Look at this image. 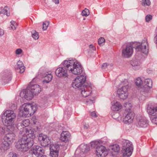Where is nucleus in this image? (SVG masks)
I'll return each mask as SVG.
<instances>
[{"instance_id": "obj_40", "label": "nucleus", "mask_w": 157, "mask_h": 157, "mask_svg": "<svg viewBox=\"0 0 157 157\" xmlns=\"http://www.w3.org/2000/svg\"><path fill=\"white\" fill-rule=\"evenodd\" d=\"M98 44L100 46H102L105 42V39L103 37H101L98 40Z\"/></svg>"}, {"instance_id": "obj_18", "label": "nucleus", "mask_w": 157, "mask_h": 157, "mask_svg": "<svg viewBox=\"0 0 157 157\" xmlns=\"http://www.w3.org/2000/svg\"><path fill=\"white\" fill-rule=\"evenodd\" d=\"M29 124V120L26 119L22 121V122L18 123L15 127L20 131V132H21V131H23L24 129L26 128H25L24 127L28 126Z\"/></svg>"}, {"instance_id": "obj_51", "label": "nucleus", "mask_w": 157, "mask_h": 157, "mask_svg": "<svg viewBox=\"0 0 157 157\" xmlns=\"http://www.w3.org/2000/svg\"><path fill=\"white\" fill-rule=\"evenodd\" d=\"M92 117H97L95 111L91 112L90 113Z\"/></svg>"}, {"instance_id": "obj_17", "label": "nucleus", "mask_w": 157, "mask_h": 157, "mask_svg": "<svg viewBox=\"0 0 157 157\" xmlns=\"http://www.w3.org/2000/svg\"><path fill=\"white\" fill-rule=\"evenodd\" d=\"M59 146L57 144H53L51 145L50 148V155L51 157H58Z\"/></svg>"}, {"instance_id": "obj_2", "label": "nucleus", "mask_w": 157, "mask_h": 157, "mask_svg": "<svg viewBox=\"0 0 157 157\" xmlns=\"http://www.w3.org/2000/svg\"><path fill=\"white\" fill-rule=\"evenodd\" d=\"M19 133V136L22 137L18 140L15 146L19 151L25 152L31 148L34 144V131L25 128Z\"/></svg>"}, {"instance_id": "obj_42", "label": "nucleus", "mask_w": 157, "mask_h": 157, "mask_svg": "<svg viewBox=\"0 0 157 157\" xmlns=\"http://www.w3.org/2000/svg\"><path fill=\"white\" fill-rule=\"evenodd\" d=\"M49 22L48 21H45L43 23V29L44 30H45L47 29L48 25Z\"/></svg>"}, {"instance_id": "obj_57", "label": "nucleus", "mask_w": 157, "mask_h": 157, "mask_svg": "<svg viewBox=\"0 0 157 157\" xmlns=\"http://www.w3.org/2000/svg\"><path fill=\"white\" fill-rule=\"evenodd\" d=\"M156 32L157 33V26L156 29Z\"/></svg>"}, {"instance_id": "obj_5", "label": "nucleus", "mask_w": 157, "mask_h": 157, "mask_svg": "<svg viewBox=\"0 0 157 157\" xmlns=\"http://www.w3.org/2000/svg\"><path fill=\"white\" fill-rule=\"evenodd\" d=\"M16 117V114L13 110H8L2 114V119L3 124L6 126L12 128L16 126L14 124V120Z\"/></svg>"}, {"instance_id": "obj_43", "label": "nucleus", "mask_w": 157, "mask_h": 157, "mask_svg": "<svg viewBox=\"0 0 157 157\" xmlns=\"http://www.w3.org/2000/svg\"><path fill=\"white\" fill-rule=\"evenodd\" d=\"M152 18V16L150 14L147 15L145 17V20L146 21L148 22Z\"/></svg>"}, {"instance_id": "obj_35", "label": "nucleus", "mask_w": 157, "mask_h": 157, "mask_svg": "<svg viewBox=\"0 0 157 157\" xmlns=\"http://www.w3.org/2000/svg\"><path fill=\"white\" fill-rule=\"evenodd\" d=\"M142 5L143 6H149L151 4V2L150 0H142L141 1Z\"/></svg>"}, {"instance_id": "obj_6", "label": "nucleus", "mask_w": 157, "mask_h": 157, "mask_svg": "<svg viewBox=\"0 0 157 157\" xmlns=\"http://www.w3.org/2000/svg\"><path fill=\"white\" fill-rule=\"evenodd\" d=\"M103 142L102 140H98L93 141L90 143L92 147H94L97 146L96 147V153L98 157H105L108 154V151L106 148L100 144H102Z\"/></svg>"}, {"instance_id": "obj_13", "label": "nucleus", "mask_w": 157, "mask_h": 157, "mask_svg": "<svg viewBox=\"0 0 157 157\" xmlns=\"http://www.w3.org/2000/svg\"><path fill=\"white\" fill-rule=\"evenodd\" d=\"M0 78L4 82L7 83L11 79V73L10 71L6 70L1 73Z\"/></svg>"}, {"instance_id": "obj_49", "label": "nucleus", "mask_w": 157, "mask_h": 157, "mask_svg": "<svg viewBox=\"0 0 157 157\" xmlns=\"http://www.w3.org/2000/svg\"><path fill=\"white\" fill-rule=\"evenodd\" d=\"M113 64L112 63L109 64L107 67V68L109 70H111L113 68Z\"/></svg>"}, {"instance_id": "obj_8", "label": "nucleus", "mask_w": 157, "mask_h": 157, "mask_svg": "<svg viewBox=\"0 0 157 157\" xmlns=\"http://www.w3.org/2000/svg\"><path fill=\"white\" fill-rule=\"evenodd\" d=\"M122 148L124 157H129L132 155L133 151V147L131 142L128 140H124Z\"/></svg>"}, {"instance_id": "obj_33", "label": "nucleus", "mask_w": 157, "mask_h": 157, "mask_svg": "<svg viewBox=\"0 0 157 157\" xmlns=\"http://www.w3.org/2000/svg\"><path fill=\"white\" fill-rule=\"evenodd\" d=\"M47 136V135L43 133L40 134L39 135L38 140L41 143V142H44V140L46 139Z\"/></svg>"}, {"instance_id": "obj_10", "label": "nucleus", "mask_w": 157, "mask_h": 157, "mask_svg": "<svg viewBox=\"0 0 157 157\" xmlns=\"http://www.w3.org/2000/svg\"><path fill=\"white\" fill-rule=\"evenodd\" d=\"M68 70L66 67L64 66V61L61 63L60 66L58 67L56 70L55 74L56 76L58 77H66L68 76L67 71Z\"/></svg>"}, {"instance_id": "obj_26", "label": "nucleus", "mask_w": 157, "mask_h": 157, "mask_svg": "<svg viewBox=\"0 0 157 157\" xmlns=\"http://www.w3.org/2000/svg\"><path fill=\"white\" fill-rule=\"evenodd\" d=\"M52 76L51 74H47L44 77V79L43 81V83L44 84L45 83H48L51 81Z\"/></svg>"}, {"instance_id": "obj_38", "label": "nucleus", "mask_w": 157, "mask_h": 157, "mask_svg": "<svg viewBox=\"0 0 157 157\" xmlns=\"http://www.w3.org/2000/svg\"><path fill=\"white\" fill-rule=\"evenodd\" d=\"M6 127L2 125H0V135H3L5 132Z\"/></svg>"}, {"instance_id": "obj_48", "label": "nucleus", "mask_w": 157, "mask_h": 157, "mask_svg": "<svg viewBox=\"0 0 157 157\" xmlns=\"http://www.w3.org/2000/svg\"><path fill=\"white\" fill-rule=\"evenodd\" d=\"M86 102L87 104H92L94 103V100L92 99H90L87 100L86 101Z\"/></svg>"}, {"instance_id": "obj_39", "label": "nucleus", "mask_w": 157, "mask_h": 157, "mask_svg": "<svg viewBox=\"0 0 157 157\" xmlns=\"http://www.w3.org/2000/svg\"><path fill=\"white\" fill-rule=\"evenodd\" d=\"M135 82L136 86H140L142 85L143 81L140 78H138L136 79Z\"/></svg>"}, {"instance_id": "obj_45", "label": "nucleus", "mask_w": 157, "mask_h": 157, "mask_svg": "<svg viewBox=\"0 0 157 157\" xmlns=\"http://www.w3.org/2000/svg\"><path fill=\"white\" fill-rule=\"evenodd\" d=\"M22 49L20 48H18L16 50L15 53L16 54L19 55L22 53Z\"/></svg>"}, {"instance_id": "obj_41", "label": "nucleus", "mask_w": 157, "mask_h": 157, "mask_svg": "<svg viewBox=\"0 0 157 157\" xmlns=\"http://www.w3.org/2000/svg\"><path fill=\"white\" fill-rule=\"evenodd\" d=\"M119 114L118 113H115L112 115L113 118L118 120H119V119H121V117H119Z\"/></svg>"}, {"instance_id": "obj_14", "label": "nucleus", "mask_w": 157, "mask_h": 157, "mask_svg": "<svg viewBox=\"0 0 157 157\" xmlns=\"http://www.w3.org/2000/svg\"><path fill=\"white\" fill-rule=\"evenodd\" d=\"M125 115V117L123 118V121L124 123L126 124H129L132 122L134 114L133 112L129 111L124 113Z\"/></svg>"}, {"instance_id": "obj_44", "label": "nucleus", "mask_w": 157, "mask_h": 157, "mask_svg": "<svg viewBox=\"0 0 157 157\" xmlns=\"http://www.w3.org/2000/svg\"><path fill=\"white\" fill-rule=\"evenodd\" d=\"M152 122L155 124H157V115L155 116L151 120Z\"/></svg>"}, {"instance_id": "obj_58", "label": "nucleus", "mask_w": 157, "mask_h": 157, "mask_svg": "<svg viewBox=\"0 0 157 157\" xmlns=\"http://www.w3.org/2000/svg\"><path fill=\"white\" fill-rule=\"evenodd\" d=\"M156 98H157V95H156Z\"/></svg>"}, {"instance_id": "obj_36", "label": "nucleus", "mask_w": 157, "mask_h": 157, "mask_svg": "<svg viewBox=\"0 0 157 157\" xmlns=\"http://www.w3.org/2000/svg\"><path fill=\"white\" fill-rule=\"evenodd\" d=\"M11 25L10 28V29L15 30L17 26V23L14 21H11L10 22Z\"/></svg>"}, {"instance_id": "obj_28", "label": "nucleus", "mask_w": 157, "mask_h": 157, "mask_svg": "<svg viewBox=\"0 0 157 157\" xmlns=\"http://www.w3.org/2000/svg\"><path fill=\"white\" fill-rule=\"evenodd\" d=\"M124 106L126 108L125 112L126 113H127V112L131 111L130 109L132 107V105L129 102L125 103Z\"/></svg>"}, {"instance_id": "obj_21", "label": "nucleus", "mask_w": 157, "mask_h": 157, "mask_svg": "<svg viewBox=\"0 0 157 157\" xmlns=\"http://www.w3.org/2000/svg\"><path fill=\"white\" fill-rule=\"evenodd\" d=\"M70 133L68 131H63L61 134V140L64 142H67L70 139Z\"/></svg>"}, {"instance_id": "obj_54", "label": "nucleus", "mask_w": 157, "mask_h": 157, "mask_svg": "<svg viewBox=\"0 0 157 157\" xmlns=\"http://www.w3.org/2000/svg\"><path fill=\"white\" fill-rule=\"evenodd\" d=\"M89 127V125L88 124H85L84 126V128L85 129H87Z\"/></svg>"}, {"instance_id": "obj_7", "label": "nucleus", "mask_w": 157, "mask_h": 157, "mask_svg": "<svg viewBox=\"0 0 157 157\" xmlns=\"http://www.w3.org/2000/svg\"><path fill=\"white\" fill-rule=\"evenodd\" d=\"M20 112L23 117H27L33 115L36 110V107L30 103H25L20 108Z\"/></svg>"}, {"instance_id": "obj_24", "label": "nucleus", "mask_w": 157, "mask_h": 157, "mask_svg": "<svg viewBox=\"0 0 157 157\" xmlns=\"http://www.w3.org/2000/svg\"><path fill=\"white\" fill-rule=\"evenodd\" d=\"M131 64L134 69L138 70L140 68L141 63L140 61L138 59H132L131 61Z\"/></svg>"}, {"instance_id": "obj_34", "label": "nucleus", "mask_w": 157, "mask_h": 157, "mask_svg": "<svg viewBox=\"0 0 157 157\" xmlns=\"http://www.w3.org/2000/svg\"><path fill=\"white\" fill-rule=\"evenodd\" d=\"M32 36L35 40L38 39L39 38L38 33L36 32L35 30H33L31 32Z\"/></svg>"}, {"instance_id": "obj_16", "label": "nucleus", "mask_w": 157, "mask_h": 157, "mask_svg": "<svg viewBox=\"0 0 157 157\" xmlns=\"http://www.w3.org/2000/svg\"><path fill=\"white\" fill-rule=\"evenodd\" d=\"M12 128H13V130L11 129L12 128H11L10 129L11 130L10 131L7 133L4 138V140L8 142H9L10 143H12L15 139V135L13 132L15 127H13Z\"/></svg>"}, {"instance_id": "obj_47", "label": "nucleus", "mask_w": 157, "mask_h": 157, "mask_svg": "<svg viewBox=\"0 0 157 157\" xmlns=\"http://www.w3.org/2000/svg\"><path fill=\"white\" fill-rule=\"evenodd\" d=\"M108 65V64L107 63H104L101 66L102 68L103 69H105V68H107V67Z\"/></svg>"}, {"instance_id": "obj_20", "label": "nucleus", "mask_w": 157, "mask_h": 157, "mask_svg": "<svg viewBox=\"0 0 157 157\" xmlns=\"http://www.w3.org/2000/svg\"><path fill=\"white\" fill-rule=\"evenodd\" d=\"M10 144L5 141L1 144L0 147V155H4L5 151L9 148Z\"/></svg>"}, {"instance_id": "obj_50", "label": "nucleus", "mask_w": 157, "mask_h": 157, "mask_svg": "<svg viewBox=\"0 0 157 157\" xmlns=\"http://www.w3.org/2000/svg\"><path fill=\"white\" fill-rule=\"evenodd\" d=\"M17 108V106L15 104H13L11 106V108L15 110Z\"/></svg>"}, {"instance_id": "obj_3", "label": "nucleus", "mask_w": 157, "mask_h": 157, "mask_svg": "<svg viewBox=\"0 0 157 157\" xmlns=\"http://www.w3.org/2000/svg\"><path fill=\"white\" fill-rule=\"evenodd\" d=\"M39 80L37 77L34 78L28 85L27 89L23 90L21 92L20 97L24 98L27 100H29L33 98L34 95H37L41 91L40 86L33 84L34 82L38 81Z\"/></svg>"}, {"instance_id": "obj_52", "label": "nucleus", "mask_w": 157, "mask_h": 157, "mask_svg": "<svg viewBox=\"0 0 157 157\" xmlns=\"http://www.w3.org/2000/svg\"><path fill=\"white\" fill-rule=\"evenodd\" d=\"M4 34V31L2 29L0 28V36H2Z\"/></svg>"}, {"instance_id": "obj_32", "label": "nucleus", "mask_w": 157, "mask_h": 157, "mask_svg": "<svg viewBox=\"0 0 157 157\" xmlns=\"http://www.w3.org/2000/svg\"><path fill=\"white\" fill-rule=\"evenodd\" d=\"M8 7L7 6H5L4 8L0 11V13L6 15L7 16L10 15V13H8Z\"/></svg>"}, {"instance_id": "obj_31", "label": "nucleus", "mask_w": 157, "mask_h": 157, "mask_svg": "<svg viewBox=\"0 0 157 157\" xmlns=\"http://www.w3.org/2000/svg\"><path fill=\"white\" fill-rule=\"evenodd\" d=\"M90 150V147L86 145H84L81 148V152L80 154H83L87 152Z\"/></svg>"}, {"instance_id": "obj_9", "label": "nucleus", "mask_w": 157, "mask_h": 157, "mask_svg": "<svg viewBox=\"0 0 157 157\" xmlns=\"http://www.w3.org/2000/svg\"><path fill=\"white\" fill-rule=\"evenodd\" d=\"M86 76L83 75L78 76L73 81L72 86L75 89H81L86 80Z\"/></svg>"}, {"instance_id": "obj_29", "label": "nucleus", "mask_w": 157, "mask_h": 157, "mask_svg": "<svg viewBox=\"0 0 157 157\" xmlns=\"http://www.w3.org/2000/svg\"><path fill=\"white\" fill-rule=\"evenodd\" d=\"M50 140L49 139V138L47 136L46 139L44 140V142H41V145L43 147H45L50 145Z\"/></svg>"}, {"instance_id": "obj_1", "label": "nucleus", "mask_w": 157, "mask_h": 157, "mask_svg": "<svg viewBox=\"0 0 157 157\" xmlns=\"http://www.w3.org/2000/svg\"><path fill=\"white\" fill-rule=\"evenodd\" d=\"M149 47L148 41L145 38L141 42H129L123 48L122 55L125 58L130 57L133 53L134 48L136 51L147 55L148 52Z\"/></svg>"}, {"instance_id": "obj_55", "label": "nucleus", "mask_w": 157, "mask_h": 157, "mask_svg": "<svg viewBox=\"0 0 157 157\" xmlns=\"http://www.w3.org/2000/svg\"><path fill=\"white\" fill-rule=\"evenodd\" d=\"M52 1L54 2L56 4H59V0H52Z\"/></svg>"}, {"instance_id": "obj_15", "label": "nucleus", "mask_w": 157, "mask_h": 157, "mask_svg": "<svg viewBox=\"0 0 157 157\" xmlns=\"http://www.w3.org/2000/svg\"><path fill=\"white\" fill-rule=\"evenodd\" d=\"M33 154H34L37 157H40L44 153L43 148L39 146H35L32 149Z\"/></svg>"}, {"instance_id": "obj_4", "label": "nucleus", "mask_w": 157, "mask_h": 157, "mask_svg": "<svg viewBox=\"0 0 157 157\" xmlns=\"http://www.w3.org/2000/svg\"><path fill=\"white\" fill-rule=\"evenodd\" d=\"M64 66L66 67L70 73L75 75H80L83 71L81 63L75 59L64 60Z\"/></svg>"}, {"instance_id": "obj_11", "label": "nucleus", "mask_w": 157, "mask_h": 157, "mask_svg": "<svg viewBox=\"0 0 157 157\" xmlns=\"http://www.w3.org/2000/svg\"><path fill=\"white\" fill-rule=\"evenodd\" d=\"M127 86H122L117 90V93L119 97L121 99L125 100L128 96Z\"/></svg>"}, {"instance_id": "obj_46", "label": "nucleus", "mask_w": 157, "mask_h": 157, "mask_svg": "<svg viewBox=\"0 0 157 157\" xmlns=\"http://www.w3.org/2000/svg\"><path fill=\"white\" fill-rule=\"evenodd\" d=\"M9 156L10 157H17V155L15 153L10 152L9 154Z\"/></svg>"}, {"instance_id": "obj_56", "label": "nucleus", "mask_w": 157, "mask_h": 157, "mask_svg": "<svg viewBox=\"0 0 157 157\" xmlns=\"http://www.w3.org/2000/svg\"><path fill=\"white\" fill-rule=\"evenodd\" d=\"M40 157H47L45 155H42V156H40Z\"/></svg>"}, {"instance_id": "obj_30", "label": "nucleus", "mask_w": 157, "mask_h": 157, "mask_svg": "<svg viewBox=\"0 0 157 157\" xmlns=\"http://www.w3.org/2000/svg\"><path fill=\"white\" fill-rule=\"evenodd\" d=\"M144 83L146 86L149 88H151L152 86V82L150 78H146L145 79Z\"/></svg>"}, {"instance_id": "obj_37", "label": "nucleus", "mask_w": 157, "mask_h": 157, "mask_svg": "<svg viewBox=\"0 0 157 157\" xmlns=\"http://www.w3.org/2000/svg\"><path fill=\"white\" fill-rule=\"evenodd\" d=\"M90 12L88 9H85L82 12L81 14L83 16L87 17L89 15Z\"/></svg>"}, {"instance_id": "obj_19", "label": "nucleus", "mask_w": 157, "mask_h": 157, "mask_svg": "<svg viewBox=\"0 0 157 157\" xmlns=\"http://www.w3.org/2000/svg\"><path fill=\"white\" fill-rule=\"evenodd\" d=\"M138 122L137 126L141 128H146L148 125V121L144 117H141L140 118L138 119Z\"/></svg>"}, {"instance_id": "obj_53", "label": "nucleus", "mask_w": 157, "mask_h": 157, "mask_svg": "<svg viewBox=\"0 0 157 157\" xmlns=\"http://www.w3.org/2000/svg\"><path fill=\"white\" fill-rule=\"evenodd\" d=\"M89 48L93 50H94L96 49L95 47H94L92 44H90L89 45Z\"/></svg>"}, {"instance_id": "obj_22", "label": "nucleus", "mask_w": 157, "mask_h": 157, "mask_svg": "<svg viewBox=\"0 0 157 157\" xmlns=\"http://www.w3.org/2000/svg\"><path fill=\"white\" fill-rule=\"evenodd\" d=\"M111 109L113 111H117L122 108V105L121 103L117 101H113L111 102Z\"/></svg>"}, {"instance_id": "obj_12", "label": "nucleus", "mask_w": 157, "mask_h": 157, "mask_svg": "<svg viewBox=\"0 0 157 157\" xmlns=\"http://www.w3.org/2000/svg\"><path fill=\"white\" fill-rule=\"evenodd\" d=\"M91 89V85L90 83L88 84L87 85L85 84L83 85L82 87L80 89L82 96L86 98L89 96L92 92Z\"/></svg>"}, {"instance_id": "obj_25", "label": "nucleus", "mask_w": 157, "mask_h": 157, "mask_svg": "<svg viewBox=\"0 0 157 157\" xmlns=\"http://www.w3.org/2000/svg\"><path fill=\"white\" fill-rule=\"evenodd\" d=\"M147 111L149 115L152 116H157V106L154 107L152 106L149 107L147 108Z\"/></svg>"}, {"instance_id": "obj_23", "label": "nucleus", "mask_w": 157, "mask_h": 157, "mask_svg": "<svg viewBox=\"0 0 157 157\" xmlns=\"http://www.w3.org/2000/svg\"><path fill=\"white\" fill-rule=\"evenodd\" d=\"M110 150L113 156L116 155L119 152L120 150V147L119 145L117 144H115L109 147Z\"/></svg>"}, {"instance_id": "obj_27", "label": "nucleus", "mask_w": 157, "mask_h": 157, "mask_svg": "<svg viewBox=\"0 0 157 157\" xmlns=\"http://www.w3.org/2000/svg\"><path fill=\"white\" fill-rule=\"evenodd\" d=\"M17 65L19 69V72L20 73H23L24 72L25 70V67L23 65V63L20 60H19L17 63Z\"/></svg>"}]
</instances>
